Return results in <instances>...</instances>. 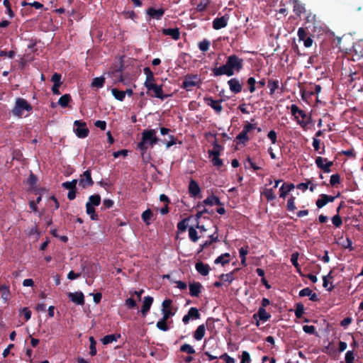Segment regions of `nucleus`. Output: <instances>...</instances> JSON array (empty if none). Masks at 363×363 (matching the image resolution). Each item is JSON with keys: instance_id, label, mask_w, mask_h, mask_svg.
<instances>
[{"instance_id": "1", "label": "nucleus", "mask_w": 363, "mask_h": 363, "mask_svg": "<svg viewBox=\"0 0 363 363\" xmlns=\"http://www.w3.org/2000/svg\"><path fill=\"white\" fill-rule=\"evenodd\" d=\"M242 66V60L235 55L228 57L225 65L213 69V75L216 77L226 75L230 77L240 70Z\"/></svg>"}, {"instance_id": "2", "label": "nucleus", "mask_w": 363, "mask_h": 363, "mask_svg": "<svg viewBox=\"0 0 363 363\" xmlns=\"http://www.w3.org/2000/svg\"><path fill=\"white\" fill-rule=\"evenodd\" d=\"M157 130L150 129L145 130L142 133V140L138 143V147L145 151L148 145L152 147L158 142V138L156 136Z\"/></svg>"}, {"instance_id": "3", "label": "nucleus", "mask_w": 363, "mask_h": 363, "mask_svg": "<svg viewBox=\"0 0 363 363\" xmlns=\"http://www.w3.org/2000/svg\"><path fill=\"white\" fill-rule=\"evenodd\" d=\"M32 106L28 103V101L22 98H18L16 100L15 106L12 110L13 116L17 117H21L23 115L24 111H30Z\"/></svg>"}, {"instance_id": "4", "label": "nucleus", "mask_w": 363, "mask_h": 363, "mask_svg": "<svg viewBox=\"0 0 363 363\" xmlns=\"http://www.w3.org/2000/svg\"><path fill=\"white\" fill-rule=\"evenodd\" d=\"M223 148L220 145L215 144L212 150L208 151L209 157L211 158L213 165L218 169L223 164V160L219 157Z\"/></svg>"}, {"instance_id": "5", "label": "nucleus", "mask_w": 363, "mask_h": 363, "mask_svg": "<svg viewBox=\"0 0 363 363\" xmlns=\"http://www.w3.org/2000/svg\"><path fill=\"white\" fill-rule=\"evenodd\" d=\"M291 114L297 119V123L302 127H305L308 122L306 121L307 117L304 111L300 109L296 104L291 106Z\"/></svg>"}, {"instance_id": "6", "label": "nucleus", "mask_w": 363, "mask_h": 363, "mask_svg": "<svg viewBox=\"0 0 363 363\" xmlns=\"http://www.w3.org/2000/svg\"><path fill=\"white\" fill-rule=\"evenodd\" d=\"M200 83L201 79L199 75H186L183 81L182 87L187 91H190L193 87L198 86Z\"/></svg>"}, {"instance_id": "7", "label": "nucleus", "mask_w": 363, "mask_h": 363, "mask_svg": "<svg viewBox=\"0 0 363 363\" xmlns=\"http://www.w3.org/2000/svg\"><path fill=\"white\" fill-rule=\"evenodd\" d=\"M74 131L79 138H84L88 135L89 130L86 123L80 121H75L74 123Z\"/></svg>"}, {"instance_id": "8", "label": "nucleus", "mask_w": 363, "mask_h": 363, "mask_svg": "<svg viewBox=\"0 0 363 363\" xmlns=\"http://www.w3.org/2000/svg\"><path fill=\"white\" fill-rule=\"evenodd\" d=\"M270 318V313H267L265 308L262 307H259L258 311L252 316V318L255 320V324L257 326L259 325V321L266 322Z\"/></svg>"}, {"instance_id": "9", "label": "nucleus", "mask_w": 363, "mask_h": 363, "mask_svg": "<svg viewBox=\"0 0 363 363\" xmlns=\"http://www.w3.org/2000/svg\"><path fill=\"white\" fill-rule=\"evenodd\" d=\"M78 182L79 185L82 188H86L92 186L94 182L91 177V171L89 169L86 170L81 176V178Z\"/></svg>"}, {"instance_id": "10", "label": "nucleus", "mask_w": 363, "mask_h": 363, "mask_svg": "<svg viewBox=\"0 0 363 363\" xmlns=\"http://www.w3.org/2000/svg\"><path fill=\"white\" fill-rule=\"evenodd\" d=\"M148 86L149 87L147 88V93L152 91L153 92V94H151L152 96L159 98L162 100L164 99L166 96L163 95L162 86L157 85L155 83L153 84H150Z\"/></svg>"}, {"instance_id": "11", "label": "nucleus", "mask_w": 363, "mask_h": 363, "mask_svg": "<svg viewBox=\"0 0 363 363\" xmlns=\"http://www.w3.org/2000/svg\"><path fill=\"white\" fill-rule=\"evenodd\" d=\"M200 318V313L196 308L191 307L186 315H185L183 318V323L186 325L189 323L191 318L192 319H199Z\"/></svg>"}, {"instance_id": "12", "label": "nucleus", "mask_w": 363, "mask_h": 363, "mask_svg": "<svg viewBox=\"0 0 363 363\" xmlns=\"http://www.w3.org/2000/svg\"><path fill=\"white\" fill-rule=\"evenodd\" d=\"M146 13L149 16L150 18L160 20L163 16L164 10L163 9H155L151 7L147 10Z\"/></svg>"}, {"instance_id": "13", "label": "nucleus", "mask_w": 363, "mask_h": 363, "mask_svg": "<svg viewBox=\"0 0 363 363\" xmlns=\"http://www.w3.org/2000/svg\"><path fill=\"white\" fill-rule=\"evenodd\" d=\"M68 297L69 298V299L75 303L76 304H78V305H84V294L81 291H77V292H74V293H69L68 294Z\"/></svg>"}, {"instance_id": "14", "label": "nucleus", "mask_w": 363, "mask_h": 363, "mask_svg": "<svg viewBox=\"0 0 363 363\" xmlns=\"http://www.w3.org/2000/svg\"><path fill=\"white\" fill-rule=\"evenodd\" d=\"M228 21V17L227 16H223L220 18H216L213 21V28L216 30H219L223 28H225Z\"/></svg>"}, {"instance_id": "15", "label": "nucleus", "mask_w": 363, "mask_h": 363, "mask_svg": "<svg viewBox=\"0 0 363 363\" xmlns=\"http://www.w3.org/2000/svg\"><path fill=\"white\" fill-rule=\"evenodd\" d=\"M299 296H301V297L309 296V299L311 301H315V302L319 301V298H318V295L315 293H313L312 290L308 287L301 289L299 291Z\"/></svg>"}, {"instance_id": "16", "label": "nucleus", "mask_w": 363, "mask_h": 363, "mask_svg": "<svg viewBox=\"0 0 363 363\" xmlns=\"http://www.w3.org/2000/svg\"><path fill=\"white\" fill-rule=\"evenodd\" d=\"M189 191L192 197H196L200 194L201 189L196 182L191 180L189 184Z\"/></svg>"}, {"instance_id": "17", "label": "nucleus", "mask_w": 363, "mask_h": 363, "mask_svg": "<svg viewBox=\"0 0 363 363\" xmlns=\"http://www.w3.org/2000/svg\"><path fill=\"white\" fill-rule=\"evenodd\" d=\"M162 33L165 35L170 36L172 39L177 40L180 38V32L179 28H164L162 30Z\"/></svg>"}, {"instance_id": "18", "label": "nucleus", "mask_w": 363, "mask_h": 363, "mask_svg": "<svg viewBox=\"0 0 363 363\" xmlns=\"http://www.w3.org/2000/svg\"><path fill=\"white\" fill-rule=\"evenodd\" d=\"M153 302V298L151 296H145L143 300V304L141 309V313L143 316H145L150 309Z\"/></svg>"}, {"instance_id": "19", "label": "nucleus", "mask_w": 363, "mask_h": 363, "mask_svg": "<svg viewBox=\"0 0 363 363\" xmlns=\"http://www.w3.org/2000/svg\"><path fill=\"white\" fill-rule=\"evenodd\" d=\"M195 267L196 271L203 276H206L209 273L210 267L207 264L199 262L196 264Z\"/></svg>"}, {"instance_id": "20", "label": "nucleus", "mask_w": 363, "mask_h": 363, "mask_svg": "<svg viewBox=\"0 0 363 363\" xmlns=\"http://www.w3.org/2000/svg\"><path fill=\"white\" fill-rule=\"evenodd\" d=\"M144 73L146 75V79L144 85L146 88L149 87L148 85L153 84L155 82V78L152 72L149 67L144 68Z\"/></svg>"}, {"instance_id": "21", "label": "nucleus", "mask_w": 363, "mask_h": 363, "mask_svg": "<svg viewBox=\"0 0 363 363\" xmlns=\"http://www.w3.org/2000/svg\"><path fill=\"white\" fill-rule=\"evenodd\" d=\"M228 85L230 89L234 93H238L241 91V84L240 82L236 79H231L228 81Z\"/></svg>"}, {"instance_id": "22", "label": "nucleus", "mask_w": 363, "mask_h": 363, "mask_svg": "<svg viewBox=\"0 0 363 363\" xmlns=\"http://www.w3.org/2000/svg\"><path fill=\"white\" fill-rule=\"evenodd\" d=\"M206 104L210 106L213 109H214L216 112L219 113L222 110V106L220 105V101H215L212 98H206Z\"/></svg>"}, {"instance_id": "23", "label": "nucleus", "mask_w": 363, "mask_h": 363, "mask_svg": "<svg viewBox=\"0 0 363 363\" xmlns=\"http://www.w3.org/2000/svg\"><path fill=\"white\" fill-rule=\"evenodd\" d=\"M265 85V79H262L259 81H256L254 77H251V93H252L256 89H262Z\"/></svg>"}, {"instance_id": "24", "label": "nucleus", "mask_w": 363, "mask_h": 363, "mask_svg": "<svg viewBox=\"0 0 363 363\" xmlns=\"http://www.w3.org/2000/svg\"><path fill=\"white\" fill-rule=\"evenodd\" d=\"M201 284L194 283L189 285V291L191 296H198L201 292Z\"/></svg>"}, {"instance_id": "25", "label": "nucleus", "mask_w": 363, "mask_h": 363, "mask_svg": "<svg viewBox=\"0 0 363 363\" xmlns=\"http://www.w3.org/2000/svg\"><path fill=\"white\" fill-rule=\"evenodd\" d=\"M0 293H1L2 299L6 302L10 296L9 286L6 284H0Z\"/></svg>"}, {"instance_id": "26", "label": "nucleus", "mask_w": 363, "mask_h": 363, "mask_svg": "<svg viewBox=\"0 0 363 363\" xmlns=\"http://www.w3.org/2000/svg\"><path fill=\"white\" fill-rule=\"evenodd\" d=\"M205 333H206V327L203 324L202 325H200L196 330L194 334V337L196 340H201L204 335H205Z\"/></svg>"}, {"instance_id": "27", "label": "nucleus", "mask_w": 363, "mask_h": 363, "mask_svg": "<svg viewBox=\"0 0 363 363\" xmlns=\"http://www.w3.org/2000/svg\"><path fill=\"white\" fill-rule=\"evenodd\" d=\"M120 337H121V335H119V334L118 335H115V334L107 335L102 338L101 342L104 345H108V344L112 343L113 342H116Z\"/></svg>"}, {"instance_id": "28", "label": "nucleus", "mask_w": 363, "mask_h": 363, "mask_svg": "<svg viewBox=\"0 0 363 363\" xmlns=\"http://www.w3.org/2000/svg\"><path fill=\"white\" fill-rule=\"evenodd\" d=\"M250 131V124L245 125L244 129L238 135L237 138L240 140L241 143H245L247 140V133Z\"/></svg>"}, {"instance_id": "29", "label": "nucleus", "mask_w": 363, "mask_h": 363, "mask_svg": "<svg viewBox=\"0 0 363 363\" xmlns=\"http://www.w3.org/2000/svg\"><path fill=\"white\" fill-rule=\"evenodd\" d=\"M105 78L104 77H95L93 79L91 86L92 88H102L104 85Z\"/></svg>"}, {"instance_id": "30", "label": "nucleus", "mask_w": 363, "mask_h": 363, "mask_svg": "<svg viewBox=\"0 0 363 363\" xmlns=\"http://www.w3.org/2000/svg\"><path fill=\"white\" fill-rule=\"evenodd\" d=\"M345 40H346V38H344V37L340 38L338 39V45H339L340 49L345 50L347 52H352L353 50L357 52L354 50V48L353 45L351 47L346 46L345 44Z\"/></svg>"}, {"instance_id": "31", "label": "nucleus", "mask_w": 363, "mask_h": 363, "mask_svg": "<svg viewBox=\"0 0 363 363\" xmlns=\"http://www.w3.org/2000/svg\"><path fill=\"white\" fill-rule=\"evenodd\" d=\"M203 203L206 205H208V206L220 205V199L217 196H208L203 201Z\"/></svg>"}, {"instance_id": "32", "label": "nucleus", "mask_w": 363, "mask_h": 363, "mask_svg": "<svg viewBox=\"0 0 363 363\" xmlns=\"http://www.w3.org/2000/svg\"><path fill=\"white\" fill-rule=\"evenodd\" d=\"M111 93L113 96L115 97V99L120 101H123L125 99V92H124L123 91H120L117 89L113 88L111 89Z\"/></svg>"}, {"instance_id": "33", "label": "nucleus", "mask_w": 363, "mask_h": 363, "mask_svg": "<svg viewBox=\"0 0 363 363\" xmlns=\"http://www.w3.org/2000/svg\"><path fill=\"white\" fill-rule=\"evenodd\" d=\"M268 87L269 88V94L273 95L275 91L279 88V81L269 79L268 81Z\"/></svg>"}, {"instance_id": "34", "label": "nucleus", "mask_w": 363, "mask_h": 363, "mask_svg": "<svg viewBox=\"0 0 363 363\" xmlns=\"http://www.w3.org/2000/svg\"><path fill=\"white\" fill-rule=\"evenodd\" d=\"M262 194L264 196L267 201H273L276 199V196L274 194L272 189H264L262 192Z\"/></svg>"}, {"instance_id": "35", "label": "nucleus", "mask_w": 363, "mask_h": 363, "mask_svg": "<svg viewBox=\"0 0 363 363\" xmlns=\"http://www.w3.org/2000/svg\"><path fill=\"white\" fill-rule=\"evenodd\" d=\"M189 237L194 242H197L199 238L197 230L192 226L189 228Z\"/></svg>"}, {"instance_id": "36", "label": "nucleus", "mask_w": 363, "mask_h": 363, "mask_svg": "<svg viewBox=\"0 0 363 363\" xmlns=\"http://www.w3.org/2000/svg\"><path fill=\"white\" fill-rule=\"evenodd\" d=\"M101 197L99 195H92L89 198V201L86 203H89L90 206H97L100 204Z\"/></svg>"}, {"instance_id": "37", "label": "nucleus", "mask_w": 363, "mask_h": 363, "mask_svg": "<svg viewBox=\"0 0 363 363\" xmlns=\"http://www.w3.org/2000/svg\"><path fill=\"white\" fill-rule=\"evenodd\" d=\"M304 313V306L301 303L296 304L295 315L297 318H301Z\"/></svg>"}, {"instance_id": "38", "label": "nucleus", "mask_w": 363, "mask_h": 363, "mask_svg": "<svg viewBox=\"0 0 363 363\" xmlns=\"http://www.w3.org/2000/svg\"><path fill=\"white\" fill-rule=\"evenodd\" d=\"M71 100V97H70V95L69 94H64L63 96H62L59 101H58V104L62 106V107H67L69 102Z\"/></svg>"}, {"instance_id": "39", "label": "nucleus", "mask_w": 363, "mask_h": 363, "mask_svg": "<svg viewBox=\"0 0 363 363\" xmlns=\"http://www.w3.org/2000/svg\"><path fill=\"white\" fill-rule=\"evenodd\" d=\"M229 254L225 253L221 255H220L218 257H217L215 260L216 264H225V263H228L229 262Z\"/></svg>"}, {"instance_id": "40", "label": "nucleus", "mask_w": 363, "mask_h": 363, "mask_svg": "<svg viewBox=\"0 0 363 363\" xmlns=\"http://www.w3.org/2000/svg\"><path fill=\"white\" fill-rule=\"evenodd\" d=\"M152 216V211L150 209H147L143 213L142 219L147 225H150V220Z\"/></svg>"}, {"instance_id": "41", "label": "nucleus", "mask_w": 363, "mask_h": 363, "mask_svg": "<svg viewBox=\"0 0 363 363\" xmlns=\"http://www.w3.org/2000/svg\"><path fill=\"white\" fill-rule=\"evenodd\" d=\"M340 245L342 246V247L345 249H348L350 251H352L354 248L352 247V241L350 238H347L345 240L341 242Z\"/></svg>"}, {"instance_id": "42", "label": "nucleus", "mask_w": 363, "mask_h": 363, "mask_svg": "<svg viewBox=\"0 0 363 363\" xmlns=\"http://www.w3.org/2000/svg\"><path fill=\"white\" fill-rule=\"evenodd\" d=\"M77 183V179H73L71 182H66L62 184V186L69 191L74 190L76 184Z\"/></svg>"}, {"instance_id": "43", "label": "nucleus", "mask_w": 363, "mask_h": 363, "mask_svg": "<svg viewBox=\"0 0 363 363\" xmlns=\"http://www.w3.org/2000/svg\"><path fill=\"white\" fill-rule=\"evenodd\" d=\"M210 45V41L205 39L199 43V48L201 51L206 52L209 49Z\"/></svg>"}, {"instance_id": "44", "label": "nucleus", "mask_w": 363, "mask_h": 363, "mask_svg": "<svg viewBox=\"0 0 363 363\" xmlns=\"http://www.w3.org/2000/svg\"><path fill=\"white\" fill-rule=\"evenodd\" d=\"M325 194L320 196V198L316 201L315 204L318 208H321L328 203V201L325 200Z\"/></svg>"}, {"instance_id": "45", "label": "nucleus", "mask_w": 363, "mask_h": 363, "mask_svg": "<svg viewBox=\"0 0 363 363\" xmlns=\"http://www.w3.org/2000/svg\"><path fill=\"white\" fill-rule=\"evenodd\" d=\"M180 350L184 352H186L188 354H194L195 350L189 344H184L181 346Z\"/></svg>"}, {"instance_id": "46", "label": "nucleus", "mask_w": 363, "mask_h": 363, "mask_svg": "<svg viewBox=\"0 0 363 363\" xmlns=\"http://www.w3.org/2000/svg\"><path fill=\"white\" fill-rule=\"evenodd\" d=\"M345 363H354V354L352 350H348L345 354Z\"/></svg>"}, {"instance_id": "47", "label": "nucleus", "mask_w": 363, "mask_h": 363, "mask_svg": "<svg viewBox=\"0 0 363 363\" xmlns=\"http://www.w3.org/2000/svg\"><path fill=\"white\" fill-rule=\"evenodd\" d=\"M332 223L336 228H340L342 225V220L339 214H336L332 218Z\"/></svg>"}, {"instance_id": "48", "label": "nucleus", "mask_w": 363, "mask_h": 363, "mask_svg": "<svg viewBox=\"0 0 363 363\" xmlns=\"http://www.w3.org/2000/svg\"><path fill=\"white\" fill-rule=\"evenodd\" d=\"M340 183V176L339 174H335L331 175L330 179V184L333 186Z\"/></svg>"}, {"instance_id": "49", "label": "nucleus", "mask_w": 363, "mask_h": 363, "mask_svg": "<svg viewBox=\"0 0 363 363\" xmlns=\"http://www.w3.org/2000/svg\"><path fill=\"white\" fill-rule=\"evenodd\" d=\"M86 213L90 216L91 220L96 219L94 206H90L89 203H86Z\"/></svg>"}, {"instance_id": "50", "label": "nucleus", "mask_w": 363, "mask_h": 363, "mask_svg": "<svg viewBox=\"0 0 363 363\" xmlns=\"http://www.w3.org/2000/svg\"><path fill=\"white\" fill-rule=\"evenodd\" d=\"M298 252H294L291 255V262L292 263V264L297 269V270L299 272L300 271V269H299V264H298Z\"/></svg>"}, {"instance_id": "51", "label": "nucleus", "mask_w": 363, "mask_h": 363, "mask_svg": "<svg viewBox=\"0 0 363 363\" xmlns=\"http://www.w3.org/2000/svg\"><path fill=\"white\" fill-rule=\"evenodd\" d=\"M90 341V354L94 356L96 354V342L93 337H89Z\"/></svg>"}, {"instance_id": "52", "label": "nucleus", "mask_w": 363, "mask_h": 363, "mask_svg": "<svg viewBox=\"0 0 363 363\" xmlns=\"http://www.w3.org/2000/svg\"><path fill=\"white\" fill-rule=\"evenodd\" d=\"M325 162H327V158H324L322 157H317L315 161L317 167L322 170H323L324 164H325Z\"/></svg>"}, {"instance_id": "53", "label": "nucleus", "mask_w": 363, "mask_h": 363, "mask_svg": "<svg viewBox=\"0 0 363 363\" xmlns=\"http://www.w3.org/2000/svg\"><path fill=\"white\" fill-rule=\"evenodd\" d=\"M167 320H164V318H162L157 323V328L162 331H167L169 330V328L166 324Z\"/></svg>"}, {"instance_id": "54", "label": "nucleus", "mask_w": 363, "mask_h": 363, "mask_svg": "<svg viewBox=\"0 0 363 363\" xmlns=\"http://www.w3.org/2000/svg\"><path fill=\"white\" fill-rule=\"evenodd\" d=\"M301 94L302 99L306 101H307L312 96L311 92H309L306 87L301 89Z\"/></svg>"}, {"instance_id": "55", "label": "nucleus", "mask_w": 363, "mask_h": 363, "mask_svg": "<svg viewBox=\"0 0 363 363\" xmlns=\"http://www.w3.org/2000/svg\"><path fill=\"white\" fill-rule=\"evenodd\" d=\"M296 208L295 206V197L291 196L287 201V210L293 211Z\"/></svg>"}, {"instance_id": "56", "label": "nucleus", "mask_w": 363, "mask_h": 363, "mask_svg": "<svg viewBox=\"0 0 363 363\" xmlns=\"http://www.w3.org/2000/svg\"><path fill=\"white\" fill-rule=\"evenodd\" d=\"M208 4L209 0H201L200 3L197 5L196 9L199 11H202L206 9Z\"/></svg>"}, {"instance_id": "57", "label": "nucleus", "mask_w": 363, "mask_h": 363, "mask_svg": "<svg viewBox=\"0 0 363 363\" xmlns=\"http://www.w3.org/2000/svg\"><path fill=\"white\" fill-rule=\"evenodd\" d=\"M177 228L181 232L185 231L187 228V219L185 218L179 222L177 224Z\"/></svg>"}, {"instance_id": "58", "label": "nucleus", "mask_w": 363, "mask_h": 363, "mask_svg": "<svg viewBox=\"0 0 363 363\" xmlns=\"http://www.w3.org/2000/svg\"><path fill=\"white\" fill-rule=\"evenodd\" d=\"M299 40L302 41L307 38V32L303 28H299L297 33Z\"/></svg>"}, {"instance_id": "59", "label": "nucleus", "mask_w": 363, "mask_h": 363, "mask_svg": "<svg viewBox=\"0 0 363 363\" xmlns=\"http://www.w3.org/2000/svg\"><path fill=\"white\" fill-rule=\"evenodd\" d=\"M28 235L30 237L34 236L36 239H38L40 236V233L38 232L37 227H32L30 229H29Z\"/></svg>"}, {"instance_id": "60", "label": "nucleus", "mask_w": 363, "mask_h": 363, "mask_svg": "<svg viewBox=\"0 0 363 363\" xmlns=\"http://www.w3.org/2000/svg\"><path fill=\"white\" fill-rule=\"evenodd\" d=\"M253 122L254 120L251 119V136L254 135L255 132L260 133L262 131V128L259 127H257V123Z\"/></svg>"}, {"instance_id": "61", "label": "nucleus", "mask_w": 363, "mask_h": 363, "mask_svg": "<svg viewBox=\"0 0 363 363\" xmlns=\"http://www.w3.org/2000/svg\"><path fill=\"white\" fill-rule=\"evenodd\" d=\"M303 330L306 333L311 334V335L314 334L315 332V328L313 325H303Z\"/></svg>"}, {"instance_id": "62", "label": "nucleus", "mask_w": 363, "mask_h": 363, "mask_svg": "<svg viewBox=\"0 0 363 363\" xmlns=\"http://www.w3.org/2000/svg\"><path fill=\"white\" fill-rule=\"evenodd\" d=\"M52 82L54 84L61 85V75L57 73H55L51 78Z\"/></svg>"}, {"instance_id": "63", "label": "nucleus", "mask_w": 363, "mask_h": 363, "mask_svg": "<svg viewBox=\"0 0 363 363\" xmlns=\"http://www.w3.org/2000/svg\"><path fill=\"white\" fill-rule=\"evenodd\" d=\"M162 313L163 315L162 318H164V320H167L171 316L174 315V313H172L170 309H162Z\"/></svg>"}, {"instance_id": "64", "label": "nucleus", "mask_w": 363, "mask_h": 363, "mask_svg": "<svg viewBox=\"0 0 363 363\" xmlns=\"http://www.w3.org/2000/svg\"><path fill=\"white\" fill-rule=\"evenodd\" d=\"M247 252H248V251L247 249H244L242 247L240 249V257L241 259V262L243 264H245V262H246L245 255L247 254Z\"/></svg>"}]
</instances>
